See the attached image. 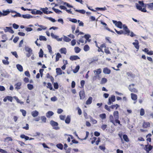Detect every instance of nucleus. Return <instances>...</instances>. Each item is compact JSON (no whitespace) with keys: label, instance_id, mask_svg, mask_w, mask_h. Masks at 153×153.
<instances>
[{"label":"nucleus","instance_id":"obj_1","mask_svg":"<svg viewBox=\"0 0 153 153\" xmlns=\"http://www.w3.org/2000/svg\"><path fill=\"white\" fill-rule=\"evenodd\" d=\"M50 124L53 127V128L56 130H58L60 129V128L58 126V123L57 122L51 120L50 122Z\"/></svg>","mask_w":153,"mask_h":153},{"label":"nucleus","instance_id":"obj_2","mask_svg":"<svg viewBox=\"0 0 153 153\" xmlns=\"http://www.w3.org/2000/svg\"><path fill=\"white\" fill-rule=\"evenodd\" d=\"M112 22L113 23L115 24L116 26L120 29L122 28L123 24L121 22H117L115 20H113Z\"/></svg>","mask_w":153,"mask_h":153},{"label":"nucleus","instance_id":"obj_3","mask_svg":"<svg viewBox=\"0 0 153 153\" xmlns=\"http://www.w3.org/2000/svg\"><path fill=\"white\" fill-rule=\"evenodd\" d=\"M115 97L114 95H112L111 97H109L108 99V101L107 104L108 105H110L112 104V102L115 101Z\"/></svg>","mask_w":153,"mask_h":153},{"label":"nucleus","instance_id":"obj_4","mask_svg":"<svg viewBox=\"0 0 153 153\" xmlns=\"http://www.w3.org/2000/svg\"><path fill=\"white\" fill-rule=\"evenodd\" d=\"M51 36L52 38L56 39L58 41H61L62 40V38H58L59 36L56 35H55L53 33H51Z\"/></svg>","mask_w":153,"mask_h":153},{"label":"nucleus","instance_id":"obj_5","mask_svg":"<svg viewBox=\"0 0 153 153\" xmlns=\"http://www.w3.org/2000/svg\"><path fill=\"white\" fill-rule=\"evenodd\" d=\"M4 30L5 32H9L11 33H14L11 27H6L4 29Z\"/></svg>","mask_w":153,"mask_h":153},{"label":"nucleus","instance_id":"obj_6","mask_svg":"<svg viewBox=\"0 0 153 153\" xmlns=\"http://www.w3.org/2000/svg\"><path fill=\"white\" fill-rule=\"evenodd\" d=\"M20 137L22 138L25 139V140H34V138H29V137H28L25 136L24 134L21 135L20 136Z\"/></svg>","mask_w":153,"mask_h":153},{"label":"nucleus","instance_id":"obj_7","mask_svg":"<svg viewBox=\"0 0 153 153\" xmlns=\"http://www.w3.org/2000/svg\"><path fill=\"white\" fill-rule=\"evenodd\" d=\"M133 45H134V47L137 50H138L139 48V42L136 39L135 40V42H134L132 43Z\"/></svg>","mask_w":153,"mask_h":153},{"label":"nucleus","instance_id":"obj_8","mask_svg":"<svg viewBox=\"0 0 153 153\" xmlns=\"http://www.w3.org/2000/svg\"><path fill=\"white\" fill-rule=\"evenodd\" d=\"M54 114V113L51 111H49L46 113V116L47 118H50Z\"/></svg>","mask_w":153,"mask_h":153},{"label":"nucleus","instance_id":"obj_9","mask_svg":"<svg viewBox=\"0 0 153 153\" xmlns=\"http://www.w3.org/2000/svg\"><path fill=\"white\" fill-rule=\"evenodd\" d=\"M79 96L81 100H83L85 97V94L83 91H80L79 92Z\"/></svg>","mask_w":153,"mask_h":153},{"label":"nucleus","instance_id":"obj_10","mask_svg":"<svg viewBox=\"0 0 153 153\" xmlns=\"http://www.w3.org/2000/svg\"><path fill=\"white\" fill-rule=\"evenodd\" d=\"M70 59L72 61L75 60L77 59H79L80 58L77 56L73 55L71 56L70 57Z\"/></svg>","mask_w":153,"mask_h":153},{"label":"nucleus","instance_id":"obj_11","mask_svg":"<svg viewBox=\"0 0 153 153\" xmlns=\"http://www.w3.org/2000/svg\"><path fill=\"white\" fill-rule=\"evenodd\" d=\"M152 148V146L150 145L148 146V145H146L145 148V150L147 152H149Z\"/></svg>","mask_w":153,"mask_h":153},{"label":"nucleus","instance_id":"obj_12","mask_svg":"<svg viewBox=\"0 0 153 153\" xmlns=\"http://www.w3.org/2000/svg\"><path fill=\"white\" fill-rule=\"evenodd\" d=\"M103 72L105 74H109L111 73V70L107 68H104Z\"/></svg>","mask_w":153,"mask_h":153},{"label":"nucleus","instance_id":"obj_13","mask_svg":"<svg viewBox=\"0 0 153 153\" xmlns=\"http://www.w3.org/2000/svg\"><path fill=\"white\" fill-rule=\"evenodd\" d=\"M31 114L33 117H36L38 115L39 112L35 110L32 112Z\"/></svg>","mask_w":153,"mask_h":153},{"label":"nucleus","instance_id":"obj_14","mask_svg":"<svg viewBox=\"0 0 153 153\" xmlns=\"http://www.w3.org/2000/svg\"><path fill=\"white\" fill-rule=\"evenodd\" d=\"M123 27L126 32V34L129 33L130 32V31L128 28L125 25H122Z\"/></svg>","mask_w":153,"mask_h":153},{"label":"nucleus","instance_id":"obj_15","mask_svg":"<svg viewBox=\"0 0 153 153\" xmlns=\"http://www.w3.org/2000/svg\"><path fill=\"white\" fill-rule=\"evenodd\" d=\"M101 69L100 68L97 69L94 71V72L95 75H98L100 74L101 73Z\"/></svg>","mask_w":153,"mask_h":153},{"label":"nucleus","instance_id":"obj_16","mask_svg":"<svg viewBox=\"0 0 153 153\" xmlns=\"http://www.w3.org/2000/svg\"><path fill=\"white\" fill-rule=\"evenodd\" d=\"M92 100L93 98L92 97H89L86 102V104L87 105L90 104L92 103Z\"/></svg>","mask_w":153,"mask_h":153},{"label":"nucleus","instance_id":"obj_17","mask_svg":"<svg viewBox=\"0 0 153 153\" xmlns=\"http://www.w3.org/2000/svg\"><path fill=\"white\" fill-rule=\"evenodd\" d=\"M22 17L24 19H29L33 17L30 14L22 15Z\"/></svg>","mask_w":153,"mask_h":153},{"label":"nucleus","instance_id":"obj_18","mask_svg":"<svg viewBox=\"0 0 153 153\" xmlns=\"http://www.w3.org/2000/svg\"><path fill=\"white\" fill-rule=\"evenodd\" d=\"M56 73L58 75H61L62 74V71L60 68L56 69Z\"/></svg>","mask_w":153,"mask_h":153},{"label":"nucleus","instance_id":"obj_19","mask_svg":"<svg viewBox=\"0 0 153 153\" xmlns=\"http://www.w3.org/2000/svg\"><path fill=\"white\" fill-rule=\"evenodd\" d=\"M5 58L6 59L3 60L2 62L5 65H8L9 64V62L8 61V58L7 57H5Z\"/></svg>","mask_w":153,"mask_h":153},{"label":"nucleus","instance_id":"obj_20","mask_svg":"<svg viewBox=\"0 0 153 153\" xmlns=\"http://www.w3.org/2000/svg\"><path fill=\"white\" fill-rule=\"evenodd\" d=\"M147 5L148 8L153 10V2L147 4Z\"/></svg>","mask_w":153,"mask_h":153},{"label":"nucleus","instance_id":"obj_21","mask_svg":"<svg viewBox=\"0 0 153 153\" xmlns=\"http://www.w3.org/2000/svg\"><path fill=\"white\" fill-rule=\"evenodd\" d=\"M22 83L21 82H18L15 85V88L17 89H19L21 88Z\"/></svg>","mask_w":153,"mask_h":153},{"label":"nucleus","instance_id":"obj_22","mask_svg":"<svg viewBox=\"0 0 153 153\" xmlns=\"http://www.w3.org/2000/svg\"><path fill=\"white\" fill-rule=\"evenodd\" d=\"M119 112L117 111H115L114 112L113 115L115 119L119 118Z\"/></svg>","mask_w":153,"mask_h":153},{"label":"nucleus","instance_id":"obj_23","mask_svg":"<svg viewBox=\"0 0 153 153\" xmlns=\"http://www.w3.org/2000/svg\"><path fill=\"white\" fill-rule=\"evenodd\" d=\"M17 69L20 72H22L23 71V67L22 66L19 64H17L16 65Z\"/></svg>","mask_w":153,"mask_h":153},{"label":"nucleus","instance_id":"obj_24","mask_svg":"<svg viewBox=\"0 0 153 153\" xmlns=\"http://www.w3.org/2000/svg\"><path fill=\"white\" fill-rule=\"evenodd\" d=\"M131 98L132 100H137V96L136 94L133 93H131Z\"/></svg>","mask_w":153,"mask_h":153},{"label":"nucleus","instance_id":"obj_25","mask_svg":"<svg viewBox=\"0 0 153 153\" xmlns=\"http://www.w3.org/2000/svg\"><path fill=\"white\" fill-rule=\"evenodd\" d=\"M2 12H3V13H2L3 16H6L10 13V11L9 9L6 10H3Z\"/></svg>","mask_w":153,"mask_h":153},{"label":"nucleus","instance_id":"obj_26","mask_svg":"<svg viewBox=\"0 0 153 153\" xmlns=\"http://www.w3.org/2000/svg\"><path fill=\"white\" fill-rule=\"evenodd\" d=\"M61 53H64L65 54H66L67 52L66 49L65 48H62L60 51Z\"/></svg>","mask_w":153,"mask_h":153},{"label":"nucleus","instance_id":"obj_27","mask_svg":"<svg viewBox=\"0 0 153 153\" xmlns=\"http://www.w3.org/2000/svg\"><path fill=\"white\" fill-rule=\"evenodd\" d=\"M84 37L88 42H90L91 41L90 39H89V38L91 37V36L89 34H85L84 36Z\"/></svg>","mask_w":153,"mask_h":153},{"label":"nucleus","instance_id":"obj_28","mask_svg":"<svg viewBox=\"0 0 153 153\" xmlns=\"http://www.w3.org/2000/svg\"><path fill=\"white\" fill-rule=\"evenodd\" d=\"M63 40L64 41L66 42H69L71 40V39L66 36H64Z\"/></svg>","mask_w":153,"mask_h":153},{"label":"nucleus","instance_id":"obj_29","mask_svg":"<svg viewBox=\"0 0 153 153\" xmlns=\"http://www.w3.org/2000/svg\"><path fill=\"white\" fill-rule=\"evenodd\" d=\"M109 120L110 122L112 123L114 125H115L113 116L110 115L109 116Z\"/></svg>","mask_w":153,"mask_h":153},{"label":"nucleus","instance_id":"obj_30","mask_svg":"<svg viewBox=\"0 0 153 153\" xmlns=\"http://www.w3.org/2000/svg\"><path fill=\"white\" fill-rule=\"evenodd\" d=\"M13 98L16 100L17 103H20L21 105L24 104V102L20 101V100L16 97L14 96Z\"/></svg>","mask_w":153,"mask_h":153},{"label":"nucleus","instance_id":"obj_31","mask_svg":"<svg viewBox=\"0 0 153 153\" xmlns=\"http://www.w3.org/2000/svg\"><path fill=\"white\" fill-rule=\"evenodd\" d=\"M150 123L149 122H144L143 124V127L144 128H146L147 127L150 126Z\"/></svg>","mask_w":153,"mask_h":153},{"label":"nucleus","instance_id":"obj_32","mask_svg":"<svg viewBox=\"0 0 153 153\" xmlns=\"http://www.w3.org/2000/svg\"><path fill=\"white\" fill-rule=\"evenodd\" d=\"M71 121L70 117L69 116H68L65 120V123L67 124L70 123Z\"/></svg>","mask_w":153,"mask_h":153},{"label":"nucleus","instance_id":"obj_33","mask_svg":"<svg viewBox=\"0 0 153 153\" xmlns=\"http://www.w3.org/2000/svg\"><path fill=\"white\" fill-rule=\"evenodd\" d=\"M75 9V8H74ZM75 11L76 12H78L81 13L82 14H84L85 13V11L84 10H75Z\"/></svg>","mask_w":153,"mask_h":153},{"label":"nucleus","instance_id":"obj_34","mask_svg":"<svg viewBox=\"0 0 153 153\" xmlns=\"http://www.w3.org/2000/svg\"><path fill=\"white\" fill-rule=\"evenodd\" d=\"M75 52L76 53H79L81 51V49L78 47H75L74 48Z\"/></svg>","mask_w":153,"mask_h":153},{"label":"nucleus","instance_id":"obj_35","mask_svg":"<svg viewBox=\"0 0 153 153\" xmlns=\"http://www.w3.org/2000/svg\"><path fill=\"white\" fill-rule=\"evenodd\" d=\"M83 49L86 52L89 50L90 48L88 45H86L84 46Z\"/></svg>","mask_w":153,"mask_h":153},{"label":"nucleus","instance_id":"obj_36","mask_svg":"<svg viewBox=\"0 0 153 153\" xmlns=\"http://www.w3.org/2000/svg\"><path fill=\"white\" fill-rule=\"evenodd\" d=\"M39 40L40 41H46L47 40V39L45 36H39Z\"/></svg>","mask_w":153,"mask_h":153},{"label":"nucleus","instance_id":"obj_37","mask_svg":"<svg viewBox=\"0 0 153 153\" xmlns=\"http://www.w3.org/2000/svg\"><path fill=\"white\" fill-rule=\"evenodd\" d=\"M79 66L77 65L74 69L73 70V72L74 73H76L79 71Z\"/></svg>","mask_w":153,"mask_h":153},{"label":"nucleus","instance_id":"obj_38","mask_svg":"<svg viewBox=\"0 0 153 153\" xmlns=\"http://www.w3.org/2000/svg\"><path fill=\"white\" fill-rule=\"evenodd\" d=\"M25 51L27 52H32V50L31 48H29L28 47H25Z\"/></svg>","mask_w":153,"mask_h":153},{"label":"nucleus","instance_id":"obj_39","mask_svg":"<svg viewBox=\"0 0 153 153\" xmlns=\"http://www.w3.org/2000/svg\"><path fill=\"white\" fill-rule=\"evenodd\" d=\"M123 138L125 141L126 142H128L129 141V139L128 136L126 134H124L123 136Z\"/></svg>","mask_w":153,"mask_h":153},{"label":"nucleus","instance_id":"obj_40","mask_svg":"<svg viewBox=\"0 0 153 153\" xmlns=\"http://www.w3.org/2000/svg\"><path fill=\"white\" fill-rule=\"evenodd\" d=\"M61 57V55L59 53H57L56 55V61L57 62L58 61L60 58Z\"/></svg>","mask_w":153,"mask_h":153},{"label":"nucleus","instance_id":"obj_41","mask_svg":"<svg viewBox=\"0 0 153 153\" xmlns=\"http://www.w3.org/2000/svg\"><path fill=\"white\" fill-rule=\"evenodd\" d=\"M128 88L129 91L131 92H137V90L134 88L130 87H128Z\"/></svg>","mask_w":153,"mask_h":153},{"label":"nucleus","instance_id":"obj_42","mask_svg":"<svg viewBox=\"0 0 153 153\" xmlns=\"http://www.w3.org/2000/svg\"><path fill=\"white\" fill-rule=\"evenodd\" d=\"M41 119L42 122L44 123L46 122L47 119L45 116H42L41 117Z\"/></svg>","mask_w":153,"mask_h":153},{"label":"nucleus","instance_id":"obj_43","mask_svg":"<svg viewBox=\"0 0 153 153\" xmlns=\"http://www.w3.org/2000/svg\"><path fill=\"white\" fill-rule=\"evenodd\" d=\"M90 120L91 122H92L93 124H95L97 123V121L96 120L93 119L92 117H91L90 118Z\"/></svg>","mask_w":153,"mask_h":153},{"label":"nucleus","instance_id":"obj_44","mask_svg":"<svg viewBox=\"0 0 153 153\" xmlns=\"http://www.w3.org/2000/svg\"><path fill=\"white\" fill-rule=\"evenodd\" d=\"M43 52L42 49H41L39 52V56L40 57H42L43 56Z\"/></svg>","mask_w":153,"mask_h":153},{"label":"nucleus","instance_id":"obj_45","mask_svg":"<svg viewBox=\"0 0 153 153\" xmlns=\"http://www.w3.org/2000/svg\"><path fill=\"white\" fill-rule=\"evenodd\" d=\"M96 9L97 10H100L102 11H105L107 10L106 8L105 7H96Z\"/></svg>","mask_w":153,"mask_h":153},{"label":"nucleus","instance_id":"obj_46","mask_svg":"<svg viewBox=\"0 0 153 153\" xmlns=\"http://www.w3.org/2000/svg\"><path fill=\"white\" fill-rule=\"evenodd\" d=\"M56 147L60 149H62L63 148L62 145L61 143L58 144L56 145Z\"/></svg>","mask_w":153,"mask_h":153},{"label":"nucleus","instance_id":"obj_47","mask_svg":"<svg viewBox=\"0 0 153 153\" xmlns=\"http://www.w3.org/2000/svg\"><path fill=\"white\" fill-rule=\"evenodd\" d=\"M27 87L30 90H32L33 88V85L30 84L27 85Z\"/></svg>","mask_w":153,"mask_h":153},{"label":"nucleus","instance_id":"obj_48","mask_svg":"<svg viewBox=\"0 0 153 153\" xmlns=\"http://www.w3.org/2000/svg\"><path fill=\"white\" fill-rule=\"evenodd\" d=\"M100 117L102 119H105L106 117V115L105 114H102L100 115Z\"/></svg>","mask_w":153,"mask_h":153},{"label":"nucleus","instance_id":"obj_49","mask_svg":"<svg viewBox=\"0 0 153 153\" xmlns=\"http://www.w3.org/2000/svg\"><path fill=\"white\" fill-rule=\"evenodd\" d=\"M52 9L56 13H62V11L59 10L58 9L55 8L54 7L52 8Z\"/></svg>","mask_w":153,"mask_h":153},{"label":"nucleus","instance_id":"obj_50","mask_svg":"<svg viewBox=\"0 0 153 153\" xmlns=\"http://www.w3.org/2000/svg\"><path fill=\"white\" fill-rule=\"evenodd\" d=\"M127 75L128 76L131 77L132 78H133L134 77L135 75L131 73V72H128L127 73Z\"/></svg>","mask_w":153,"mask_h":153},{"label":"nucleus","instance_id":"obj_51","mask_svg":"<svg viewBox=\"0 0 153 153\" xmlns=\"http://www.w3.org/2000/svg\"><path fill=\"white\" fill-rule=\"evenodd\" d=\"M20 111L22 113V114L23 116H25L26 112L25 110L23 109H20Z\"/></svg>","mask_w":153,"mask_h":153},{"label":"nucleus","instance_id":"obj_52","mask_svg":"<svg viewBox=\"0 0 153 153\" xmlns=\"http://www.w3.org/2000/svg\"><path fill=\"white\" fill-rule=\"evenodd\" d=\"M136 7L137 8L140 10H141L142 9V6H141L137 4H136Z\"/></svg>","mask_w":153,"mask_h":153},{"label":"nucleus","instance_id":"obj_53","mask_svg":"<svg viewBox=\"0 0 153 153\" xmlns=\"http://www.w3.org/2000/svg\"><path fill=\"white\" fill-rule=\"evenodd\" d=\"M117 33L119 35H121L122 34H126V33H125L123 30H121L119 31H117Z\"/></svg>","mask_w":153,"mask_h":153},{"label":"nucleus","instance_id":"obj_54","mask_svg":"<svg viewBox=\"0 0 153 153\" xmlns=\"http://www.w3.org/2000/svg\"><path fill=\"white\" fill-rule=\"evenodd\" d=\"M47 87L49 88L50 90H52L53 89V87L52 86L51 84L50 83H48L47 84Z\"/></svg>","mask_w":153,"mask_h":153},{"label":"nucleus","instance_id":"obj_55","mask_svg":"<svg viewBox=\"0 0 153 153\" xmlns=\"http://www.w3.org/2000/svg\"><path fill=\"white\" fill-rule=\"evenodd\" d=\"M145 114L144 109L143 108H141L140 110V115L141 116H143Z\"/></svg>","mask_w":153,"mask_h":153},{"label":"nucleus","instance_id":"obj_56","mask_svg":"<svg viewBox=\"0 0 153 153\" xmlns=\"http://www.w3.org/2000/svg\"><path fill=\"white\" fill-rule=\"evenodd\" d=\"M69 20L70 21L74 23H76L77 21V20L75 19H70Z\"/></svg>","mask_w":153,"mask_h":153},{"label":"nucleus","instance_id":"obj_57","mask_svg":"<svg viewBox=\"0 0 153 153\" xmlns=\"http://www.w3.org/2000/svg\"><path fill=\"white\" fill-rule=\"evenodd\" d=\"M40 10L42 11L43 13H44L45 14H47V11L44 9V8H40Z\"/></svg>","mask_w":153,"mask_h":153},{"label":"nucleus","instance_id":"obj_58","mask_svg":"<svg viewBox=\"0 0 153 153\" xmlns=\"http://www.w3.org/2000/svg\"><path fill=\"white\" fill-rule=\"evenodd\" d=\"M6 98L7 100L11 102H12L13 100V97L11 96H7L6 97Z\"/></svg>","mask_w":153,"mask_h":153},{"label":"nucleus","instance_id":"obj_59","mask_svg":"<svg viewBox=\"0 0 153 153\" xmlns=\"http://www.w3.org/2000/svg\"><path fill=\"white\" fill-rule=\"evenodd\" d=\"M11 53L16 58H17L18 57L17 52L16 51L12 52Z\"/></svg>","mask_w":153,"mask_h":153},{"label":"nucleus","instance_id":"obj_60","mask_svg":"<svg viewBox=\"0 0 153 153\" xmlns=\"http://www.w3.org/2000/svg\"><path fill=\"white\" fill-rule=\"evenodd\" d=\"M47 47L49 50V53H51L52 52V48L51 46L49 45H48Z\"/></svg>","mask_w":153,"mask_h":153},{"label":"nucleus","instance_id":"obj_61","mask_svg":"<svg viewBox=\"0 0 153 153\" xmlns=\"http://www.w3.org/2000/svg\"><path fill=\"white\" fill-rule=\"evenodd\" d=\"M25 30L27 32H30L33 30V29L30 27H26L25 28Z\"/></svg>","mask_w":153,"mask_h":153},{"label":"nucleus","instance_id":"obj_62","mask_svg":"<svg viewBox=\"0 0 153 153\" xmlns=\"http://www.w3.org/2000/svg\"><path fill=\"white\" fill-rule=\"evenodd\" d=\"M110 108V107H109L108 105H105V108L109 111H111Z\"/></svg>","mask_w":153,"mask_h":153},{"label":"nucleus","instance_id":"obj_63","mask_svg":"<svg viewBox=\"0 0 153 153\" xmlns=\"http://www.w3.org/2000/svg\"><path fill=\"white\" fill-rule=\"evenodd\" d=\"M54 87L56 89H57L58 88L59 86L57 82L54 83Z\"/></svg>","mask_w":153,"mask_h":153},{"label":"nucleus","instance_id":"obj_64","mask_svg":"<svg viewBox=\"0 0 153 153\" xmlns=\"http://www.w3.org/2000/svg\"><path fill=\"white\" fill-rule=\"evenodd\" d=\"M19 39V38L17 37H16L14 38V39H13V42L14 43H16L18 41V40Z\"/></svg>","mask_w":153,"mask_h":153}]
</instances>
